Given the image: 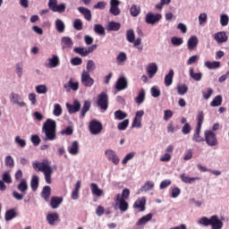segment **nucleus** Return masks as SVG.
I'll list each match as a JSON object with an SVG mask.
<instances>
[{"mask_svg":"<svg viewBox=\"0 0 229 229\" xmlns=\"http://www.w3.org/2000/svg\"><path fill=\"white\" fill-rule=\"evenodd\" d=\"M33 169L43 173L45 176L46 183L51 184V175L53 174V167L51 166V161L44 159L42 162H34L32 164Z\"/></svg>","mask_w":229,"mask_h":229,"instance_id":"1","label":"nucleus"},{"mask_svg":"<svg viewBox=\"0 0 229 229\" xmlns=\"http://www.w3.org/2000/svg\"><path fill=\"white\" fill-rule=\"evenodd\" d=\"M42 131L46 137L44 140H55L56 139V122L50 118L43 123Z\"/></svg>","mask_w":229,"mask_h":229,"instance_id":"2","label":"nucleus"},{"mask_svg":"<svg viewBox=\"0 0 229 229\" xmlns=\"http://www.w3.org/2000/svg\"><path fill=\"white\" fill-rule=\"evenodd\" d=\"M28 180L21 179L19 184L17 185V191H13V198L14 199H17V201H21V199H24V196H26V193L28 192Z\"/></svg>","mask_w":229,"mask_h":229,"instance_id":"3","label":"nucleus"},{"mask_svg":"<svg viewBox=\"0 0 229 229\" xmlns=\"http://www.w3.org/2000/svg\"><path fill=\"white\" fill-rule=\"evenodd\" d=\"M89 131L91 135H99L103 131V123L98 120H91L89 124Z\"/></svg>","mask_w":229,"mask_h":229,"instance_id":"4","label":"nucleus"},{"mask_svg":"<svg viewBox=\"0 0 229 229\" xmlns=\"http://www.w3.org/2000/svg\"><path fill=\"white\" fill-rule=\"evenodd\" d=\"M97 105L101 108V110H108V95L105 92H101L98 96Z\"/></svg>","mask_w":229,"mask_h":229,"instance_id":"5","label":"nucleus"},{"mask_svg":"<svg viewBox=\"0 0 229 229\" xmlns=\"http://www.w3.org/2000/svg\"><path fill=\"white\" fill-rule=\"evenodd\" d=\"M98 49L97 45H92L89 47L88 48L85 47H74L73 52L76 53L77 55H80L81 56H89L90 53H94Z\"/></svg>","mask_w":229,"mask_h":229,"instance_id":"6","label":"nucleus"},{"mask_svg":"<svg viewBox=\"0 0 229 229\" xmlns=\"http://www.w3.org/2000/svg\"><path fill=\"white\" fill-rule=\"evenodd\" d=\"M114 208H119L121 212H126L129 208L128 202L121 199V194H116L114 199Z\"/></svg>","mask_w":229,"mask_h":229,"instance_id":"7","label":"nucleus"},{"mask_svg":"<svg viewBox=\"0 0 229 229\" xmlns=\"http://www.w3.org/2000/svg\"><path fill=\"white\" fill-rule=\"evenodd\" d=\"M81 83L84 87H92L94 85V80L90 77V73L87 72V71H83L81 76Z\"/></svg>","mask_w":229,"mask_h":229,"instance_id":"8","label":"nucleus"},{"mask_svg":"<svg viewBox=\"0 0 229 229\" xmlns=\"http://www.w3.org/2000/svg\"><path fill=\"white\" fill-rule=\"evenodd\" d=\"M105 155L109 162H112L114 165H119V162H121V159H119V157L117 156L115 151L112 149H107L106 150Z\"/></svg>","mask_w":229,"mask_h":229,"instance_id":"9","label":"nucleus"},{"mask_svg":"<svg viewBox=\"0 0 229 229\" xmlns=\"http://www.w3.org/2000/svg\"><path fill=\"white\" fill-rule=\"evenodd\" d=\"M114 89H116L118 92H121V90H126V89H128V79L123 76L119 77L116 81Z\"/></svg>","mask_w":229,"mask_h":229,"instance_id":"10","label":"nucleus"},{"mask_svg":"<svg viewBox=\"0 0 229 229\" xmlns=\"http://www.w3.org/2000/svg\"><path fill=\"white\" fill-rule=\"evenodd\" d=\"M151 219H153V213H148L145 216H143L142 217H140L137 223H136V226H138L139 228L142 229L144 228V226L149 223V221H151Z\"/></svg>","mask_w":229,"mask_h":229,"instance_id":"11","label":"nucleus"},{"mask_svg":"<svg viewBox=\"0 0 229 229\" xmlns=\"http://www.w3.org/2000/svg\"><path fill=\"white\" fill-rule=\"evenodd\" d=\"M162 19V14L160 13H156L154 14L153 13H148L146 15V22L147 24H155L156 22H158Z\"/></svg>","mask_w":229,"mask_h":229,"instance_id":"12","label":"nucleus"},{"mask_svg":"<svg viewBox=\"0 0 229 229\" xmlns=\"http://www.w3.org/2000/svg\"><path fill=\"white\" fill-rule=\"evenodd\" d=\"M119 4L121 2L119 0H110V13L112 15L117 16L121 13V10L119 9Z\"/></svg>","mask_w":229,"mask_h":229,"instance_id":"13","label":"nucleus"},{"mask_svg":"<svg viewBox=\"0 0 229 229\" xmlns=\"http://www.w3.org/2000/svg\"><path fill=\"white\" fill-rule=\"evenodd\" d=\"M207 144H217V137L212 131H205L204 132Z\"/></svg>","mask_w":229,"mask_h":229,"instance_id":"14","label":"nucleus"},{"mask_svg":"<svg viewBox=\"0 0 229 229\" xmlns=\"http://www.w3.org/2000/svg\"><path fill=\"white\" fill-rule=\"evenodd\" d=\"M210 226L211 229H223V220L219 219V216H217V215L212 216Z\"/></svg>","mask_w":229,"mask_h":229,"instance_id":"15","label":"nucleus"},{"mask_svg":"<svg viewBox=\"0 0 229 229\" xmlns=\"http://www.w3.org/2000/svg\"><path fill=\"white\" fill-rule=\"evenodd\" d=\"M47 221L51 226H55L60 221V215L58 213H49L47 216Z\"/></svg>","mask_w":229,"mask_h":229,"instance_id":"16","label":"nucleus"},{"mask_svg":"<svg viewBox=\"0 0 229 229\" xmlns=\"http://www.w3.org/2000/svg\"><path fill=\"white\" fill-rule=\"evenodd\" d=\"M214 38L217 42V44H225V42H228V36L225 31L216 33L214 35Z\"/></svg>","mask_w":229,"mask_h":229,"instance_id":"17","label":"nucleus"},{"mask_svg":"<svg viewBox=\"0 0 229 229\" xmlns=\"http://www.w3.org/2000/svg\"><path fill=\"white\" fill-rule=\"evenodd\" d=\"M133 208H140V212L146 210V197L139 198L133 204Z\"/></svg>","mask_w":229,"mask_h":229,"instance_id":"18","label":"nucleus"},{"mask_svg":"<svg viewBox=\"0 0 229 229\" xmlns=\"http://www.w3.org/2000/svg\"><path fill=\"white\" fill-rule=\"evenodd\" d=\"M157 72H158V66L155 63L148 64L147 67V73L148 74V78H154Z\"/></svg>","mask_w":229,"mask_h":229,"instance_id":"19","label":"nucleus"},{"mask_svg":"<svg viewBox=\"0 0 229 229\" xmlns=\"http://www.w3.org/2000/svg\"><path fill=\"white\" fill-rule=\"evenodd\" d=\"M69 114H76V112H80V108H81V104L80 101L75 100L73 105L67 104L66 105Z\"/></svg>","mask_w":229,"mask_h":229,"instance_id":"20","label":"nucleus"},{"mask_svg":"<svg viewBox=\"0 0 229 229\" xmlns=\"http://www.w3.org/2000/svg\"><path fill=\"white\" fill-rule=\"evenodd\" d=\"M63 202H64V197L54 196L50 199V207L51 208H54V209L58 208V207H60V205H62Z\"/></svg>","mask_w":229,"mask_h":229,"instance_id":"21","label":"nucleus"},{"mask_svg":"<svg viewBox=\"0 0 229 229\" xmlns=\"http://www.w3.org/2000/svg\"><path fill=\"white\" fill-rule=\"evenodd\" d=\"M90 191H91V194H93V196H96L97 198H101L103 195V190L99 189V186H98L97 183L92 182L90 185Z\"/></svg>","mask_w":229,"mask_h":229,"instance_id":"22","label":"nucleus"},{"mask_svg":"<svg viewBox=\"0 0 229 229\" xmlns=\"http://www.w3.org/2000/svg\"><path fill=\"white\" fill-rule=\"evenodd\" d=\"M45 65L49 69L58 67V65H60V59L58 58V55H53L52 58L48 59V64H46Z\"/></svg>","mask_w":229,"mask_h":229,"instance_id":"23","label":"nucleus"},{"mask_svg":"<svg viewBox=\"0 0 229 229\" xmlns=\"http://www.w3.org/2000/svg\"><path fill=\"white\" fill-rule=\"evenodd\" d=\"M199 40L198 37L191 36L188 40V49L189 51H194L198 47Z\"/></svg>","mask_w":229,"mask_h":229,"instance_id":"24","label":"nucleus"},{"mask_svg":"<svg viewBox=\"0 0 229 229\" xmlns=\"http://www.w3.org/2000/svg\"><path fill=\"white\" fill-rule=\"evenodd\" d=\"M78 10L80 13L84 15V19H86V21H92V13L90 12V10L85 7H79Z\"/></svg>","mask_w":229,"mask_h":229,"instance_id":"25","label":"nucleus"},{"mask_svg":"<svg viewBox=\"0 0 229 229\" xmlns=\"http://www.w3.org/2000/svg\"><path fill=\"white\" fill-rule=\"evenodd\" d=\"M181 180L183 182V183H194V182H199L201 178L199 177H189L187 174H181Z\"/></svg>","mask_w":229,"mask_h":229,"instance_id":"26","label":"nucleus"},{"mask_svg":"<svg viewBox=\"0 0 229 229\" xmlns=\"http://www.w3.org/2000/svg\"><path fill=\"white\" fill-rule=\"evenodd\" d=\"M41 198L45 199V201H49V198H51V186H44L41 191Z\"/></svg>","mask_w":229,"mask_h":229,"instance_id":"27","label":"nucleus"},{"mask_svg":"<svg viewBox=\"0 0 229 229\" xmlns=\"http://www.w3.org/2000/svg\"><path fill=\"white\" fill-rule=\"evenodd\" d=\"M153 187H155V182L148 181L143 186H141L140 190L138 191V194H140V192H148V191H152Z\"/></svg>","mask_w":229,"mask_h":229,"instance_id":"28","label":"nucleus"},{"mask_svg":"<svg viewBox=\"0 0 229 229\" xmlns=\"http://www.w3.org/2000/svg\"><path fill=\"white\" fill-rule=\"evenodd\" d=\"M40 182V177L38 175H32L30 180V189L35 192L38 189V183Z\"/></svg>","mask_w":229,"mask_h":229,"instance_id":"29","label":"nucleus"},{"mask_svg":"<svg viewBox=\"0 0 229 229\" xmlns=\"http://www.w3.org/2000/svg\"><path fill=\"white\" fill-rule=\"evenodd\" d=\"M61 44L63 49H67L72 47V39L69 37H63L61 39Z\"/></svg>","mask_w":229,"mask_h":229,"instance_id":"30","label":"nucleus"},{"mask_svg":"<svg viewBox=\"0 0 229 229\" xmlns=\"http://www.w3.org/2000/svg\"><path fill=\"white\" fill-rule=\"evenodd\" d=\"M146 99V90L144 89H141L138 94V96L135 98V103L138 105H142Z\"/></svg>","mask_w":229,"mask_h":229,"instance_id":"31","label":"nucleus"},{"mask_svg":"<svg viewBox=\"0 0 229 229\" xmlns=\"http://www.w3.org/2000/svg\"><path fill=\"white\" fill-rule=\"evenodd\" d=\"M64 89H71L72 90H78V89H80V82H74L72 81V79H70L68 83H65L64 85Z\"/></svg>","mask_w":229,"mask_h":229,"instance_id":"32","label":"nucleus"},{"mask_svg":"<svg viewBox=\"0 0 229 229\" xmlns=\"http://www.w3.org/2000/svg\"><path fill=\"white\" fill-rule=\"evenodd\" d=\"M174 76V71L170 70L168 74L165 76V87H171L173 85V78Z\"/></svg>","mask_w":229,"mask_h":229,"instance_id":"33","label":"nucleus"},{"mask_svg":"<svg viewBox=\"0 0 229 229\" xmlns=\"http://www.w3.org/2000/svg\"><path fill=\"white\" fill-rule=\"evenodd\" d=\"M121 30V23L110 21L107 25V31H119Z\"/></svg>","mask_w":229,"mask_h":229,"instance_id":"34","label":"nucleus"},{"mask_svg":"<svg viewBox=\"0 0 229 229\" xmlns=\"http://www.w3.org/2000/svg\"><path fill=\"white\" fill-rule=\"evenodd\" d=\"M55 30L58 33H64L65 31V23L60 19L55 21Z\"/></svg>","mask_w":229,"mask_h":229,"instance_id":"35","label":"nucleus"},{"mask_svg":"<svg viewBox=\"0 0 229 229\" xmlns=\"http://www.w3.org/2000/svg\"><path fill=\"white\" fill-rule=\"evenodd\" d=\"M190 77L192 78L195 81H201V78H203V73L201 72H194V68L190 69Z\"/></svg>","mask_w":229,"mask_h":229,"instance_id":"36","label":"nucleus"},{"mask_svg":"<svg viewBox=\"0 0 229 229\" xmlns=\"http://www.w3.org/2000/svg\"><path fill=\"white\" fill-rule=\"evenodd\" d=\"M212 222V216L210 218L207 216H202L198 220V225H201L202 226H210Z\"/></svg>","mask_w":229,"mask_h":229,"instance_id":"37","label":"nucleus"},{"mask_svg":"<svg viewBox=\"0 0 229 229\" xmlns=\"http://www.w3.org/2000/svg\"><path fill=\"white\" fill-rule=\"evenodd\" d=\"M130 13L131 17H139V15H140V6L132 4Z\"/></svg>","mask_w":229,"mask_h":229,"instance_id":"38","label":"nucleus"},{"mask_svg":"<svg viewBox=\"0 0 229 229\" xmlns=\"http://www.w3.org/2000/svg\"><path fill=\"white\" fill-rule=\"evenodd\" d=\"M68 152L70 155H78L80 153V145L72 144L68 147Z\"/></svg>","mask_w":229,"mask_h":229,"instance_id":"39","label":"nucleus"},{"mask_svg":"<svg viewBox=\"0 0 229 229\" xmlns=\"http://www.w3.org/2000/svg\"><path fill=\"white\" fill-rule=\"evenodd\" d=\"M90 110V102L85 101L81 111V117L83 118L87 114V113Z\"/></svg>","mask_w":229,"mask_h":229,"instance_id":"40","label":"nucleus"},{"mask_svg":"<svg viewBox=\"0 0 229 229\" xmlns=\"http://www.w3.org/2000/svg\"><path fill=\"white\" fill-rule=\"evenodd\" d=\"M128 117V114L123 112L122 110H117L114 112V119L117 121H123V119H126Z\"/></svg>","mask_w":229,"mask_h":229,"instance_id":"41","label":"nucleus"},{"mask_svg":"<svg viewBox=\"0 0 229 229\" xmlns=\"http://www.w3.org/2000/svg\"><path fill=\"white\" fill-rule=\"evenodd\" d=\"M133 158H135V152L128 153L127 155H125V157L122 160V165H126V164H128V162H130V160H133Z\"/></svg>","mask_w":229,"mask_h":229,"instance_id":"42","label":"nucleus"},{"mask_svg":"<svg viewBox=\"0 0 229 229\" xmlns=\"http://www.w3.org/2000/svg\"><path fill=\"white\" fill-rule=\"evenodd\" d=\"M4 163L6 167H10V169H13V167H15V162L13 161V157H12V156L5 157Z\"/></svg>","mask_w":229,"mask_h":229,"instance_id":"43","label":"nucleus"},{"mask_svg":"<svg viewBox=\"0 0 229 229\" xmlns=\"http://www.w3.org/2000/svg\"><path fill=\"white\" fill-rule=\"evenodd\" d=\"M94 31H95V33H97V35L105 36V34H106L105 27H103V25H101V24H95L94 25Z\"/></svg>","mask_w":229,"mask_h":229,"instance_id":"44","label":"nucleus"},{"mask_svg":"<svg viewBox=\"0 0 229 229\" xmlns=\"http://www.w3.org/2000/svg\"><path fill=\"white\" fill-rule=\"evenodd\" d=\"M221 103H223V97L218 95L214 98L213 101L210 103V106H221Z\"/></svg>","mask_w":229,"mask_h":229,"instance_id":"45","label":"nucleus"},{"mask_svg":"<svg viewBox=\"0 0 229 229\" xmlns=\"http://www.w3.org/2000/svg\"><path fill=\"white\" fill-rule=\"evenodd\" d=\"M14 217H17V213L14 209H10L5 213V221H12Z\"/></svg>","mask_w":229,"mask_h":229,"instance_id":"46","label":"nucleus"},{"mask_svg":"<svg viewBox=\"0 0 229 229\" xmlns=\"http://www.w3.org/2000/svg\"><path fill=\"white\" fill-rule=\"evenodd\" d=\"M205 65L208 67V69H219L221 67V63L219 62H210L208 61L205 63Z\"/></svg>","mask_w":229,"mask_h":229,"instance_id":"47","label":"nucleus"},{"mask_svg":"<svg viewBox=\"0 0 229 229\" xmlns=\"http://www.w3.org/2000/svg\"><path fill=\"white\" fill-rule=\"evenodd\" d=\"M126 38L130 44H133V42H135V32L133 30H127Z\"/></svg>","mask_w":229,"mask_h":229,"instance_id":"48","label":"nucleus"},{"mask_svg":"<svg viewBox=\"0 0 229 229\" xmlns=\"http://www.w3.org/2000/svg\"><path fill=\"white\" fill-rule=\"evenodd\" d=\"M128 124H130V120L125 119L117 125V129L120 130V131H124L128 128Z\"/></svg>","mask_w":229,"mask_h":229,"instance_id":"49","label":"nucleus"},{"mask_svg":"<svg viewBox=\"0 0 229 229\" xmlns=\"http://www.w3.org/2000/svg\"><path fill=\"white\" fill-rule=\"evenodd\" d=\"M86 69H87L86 72H88V74H90V72L95 71L96 70V64H94V61L89 60L88 63H87Z\"/></svg>","mask_w":229,"mask_h":229,"instance_id":"50","label":"nucleus"},{"mask_svg":"<svg viewBox=\"0 0 229 229\" xmlns=\"http://www.w3.org/2000/svg\"><path fill=\"white\" fill-rule=\"evenodd\" d=\"M73 28L77 30V31H81V30H83V22L81 19L74 20Z\"/></svg>","mask_w":229,"mask_h":229,"instance_id":"51","label":"nucleus"},{"mask_svg":"<svg viewBox=\"0 0 229 229\" xmlns=\"http://www.w3.org/2000/svg\"><path fill=\"white\" fill-rule=\"evenodd\" d=\"M200 132H201V128L197 127L195 130V133L193 135V140H195V142H201V140H203L201 136H199Z\"/></svg>","mask_w":229,"mask_h":229,"instance_id":"52","label":"nucleus"},{"mask_svg":"<svg viewBox=\"0 0 229 229\" xmlns=\"http://www.w3.org/2000/svg\"><path fill=\"white\" fill-rule=\"evenodd\" d=\"M188 90H189V88L185 84L182 86H177V92L180 96H183L184 94H187Z\"/></svg>","mask_w":229,"mask_h":229,"instance_id":"53","label":"nucleus"},{"mask_svg":"<svg viewBox=\"0 0 229 229\" xmlns=\"http://www.w3.org/2000/svg\"><path fill=\"white\" fill-rule=\"evenodd\" d=\"M53 114L55 117H60V115H62V106H60V104H55L54 106Z\"/></svg>","mask_w":229,"mask_h":229,"instance_id":"54","label":"nucleus"},{"mask_svg":"<svg viewBox=\"0 0 229 229\" xmlns=\"http://www.w3.org/2000/svg\"><path fill=\"white\" fill-rule=\"evenodd\" d=\"M166 130H167L168 133H174V131H178V130H180V128L178 126L175 127L174 124L173 123V122H170L167 124Z\"/></svg>","mask_w":229,"mask_h":229,"instance_id":"55","label":"nucleus"},{"mask_svg":"<svg viewBox=\"0 0 229 229\" xmlns=\"http://www.w3.org/2000/svg\"><path fill=\"white\" fill-rule=\"evenodd\" d=\"M180 194H182V190H180V188L178 187L172 188L171 198L176 199L178 198V196H180Z\"/></svg>","mask_w":229,"mask_h":229,"instance_id":"56","label":"nucleus"},{"mask_svg":"<svg viewBox=\"0 0 229 229\" xmlns=\"http://www.w3.org/2000/svg\"><path fill=\"white\" fill-rule=\"evenodd\" d=\"M116 60H117L118 64H123V62H126V60H128V56L126 55V53L121 52L117 55Z\"/></svg>","mask_w":229,"mask_h":229,"instance_id":"57","label":"nucleus"},{"mask_svg":"<svg viewBox=\"0 0 229 229\" xmlns=\"http://www.w3.org/2000/svg\"><path fill=\"white\" fill-rule=\"evenodd\" d=\"M197 119H198L197 128H201V125L203 124V120L205 119L203 111L199 112Z\"/></svg>","mask_w":229,"mask_h":229,"instance_id":"58","label":"nucleus"},{"mask_svg":"<svg viewBox=\"0 0 229 229\" xmlns=\"http://www.w3.org/2000/svg\"><path fill=\"white\" fill-rule=\"evenodd\" d=\"M173 46H182L183 44V38L178 37H173L171 38Z\"/></svg>","mask_w":229,"mask_h":229,"instance_id":"59","label":"nucleus"},{"mask_svg":"<svg viewBox=\"0 0 229 229\" xmlns=\"http://www.w3.org/2000/svg\"><path fill=\"white\" fill-rule=\"evenodd\" d=\"M2 180L4 183H12V176L10 175V172H5L2 175Z\"/></svg>","mask_w":229,"mask_h":229,"instance_id":"60","label":"nucleus"},{"mask_svg":"<svg viewBox=\"0 0 229 229\" xmlns=\"http://www.w3.org/2000/svg\"><path fill=\"white\" fill-rule=\"evenodd\" d=\"M171 158H173L171 153H165L160 157L159 160L160 162H171Z\"/></svg>","mask_w":229,"mask_h":229,"instance_id":"61","label":"nucleus"},{"mask_svg":"<svg viewBox=\"0 0 229 229\" xmlns=\"http://www.w3.org/2000/svg\"><path fill=\"white\" fill-rule=\"evenodd\" d=\"M36 92L38 94H46L47 92V87L46 85H39L36 87Z\"/></svg>","mask_w":229,"mask_h":229,"instance_id":"62","label":"nucleus"},{"mask_svg":"<svg viewBox=\"0 0 229 229\" xmlns=\"http://www.w3.org/2000/svg\"><path fill=\"white\" fill-rule=\"evenodd\" d=\"M229 18L226 14H222L220 16V24L221 26H228Z\"/></svg>","mask_w":229,"mask_h":229,"instance_id":"63","label":"nucleus"},{"mask_svg":"<svg viewBox=\"0 0 229 229\" xmlns=\"http://www.w3.org/2000/svg\"><path fill=\"white\" fill-rule=\"evenodd\" d=\"M65 4H58L55 9H54L53 12H58V13H64V12H65Z\"/></svg>","mask_w":229,"mask_h":229,"instance_id":"64","label":"nucleus"}]
</instances>
